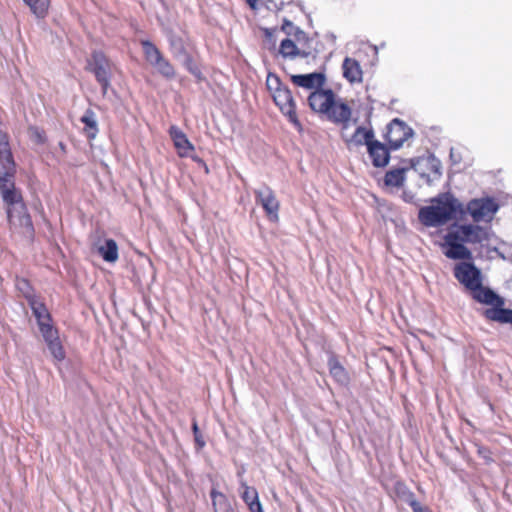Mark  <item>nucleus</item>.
I'll return each instance as SVG.
<instances>
[{"mask_svg": "<svg viewBox=\"0 0 512 512\" xmlns=\"http://www.w3.org/2000/svg\"><path fill=\"white\" fill-rule=\"evenodd\" d=\"M343 76L351 83L362 81V69L360 64L352 58H345L343 61Z\"/></svg>", "mask_w": 512, "mask_h": 512, "instance_id": "aec40b11", "label": "nucleus"}, {"mask_svg": "<svg viewBox=\"0 0 512 512\" xmlns=\"http://www.w3.org/2000/svg\"><path fill=\"white\" fill-rule=\"evenodd\" d=\"M308 104L312 111L324 115L335 124H342L343 130L349 127L352 110L342 99L337 98L331 89L312 91L308 96Z\"/></svg>", "mask_w": 512, "mask_h": 512, "instance_id": "7ed1b4c3", "label": "nucleus"}, {"mask_svg": "<svg viewBox=\"0 0 512 512\" xmlns=\"http://www.w3.org/2000/svg\"><path fill=\"white\" fill-rule=\"evenodd\" d=\"M464 213L463 204L449 192L431 198L428 205L419 209L418 219L426 227H441Z\"/></svg>", "mask_w": 512, "mask_h": 512, "instance_id": "f03ea898", "label": "nucleus"}, {"mask_svg": "<svg viewBox=\"0 0 512 512\" xmlns=\"http://www.w3.org/2000/svg\"><path fill=\"white\" fill-rule=\"evenodd\" d=\"M405 180L403 169H394L386 173L384 182L387 186L400 187Z\"/></svg>", "mask_w": 512, "mask_h": 512, "instance_id": "c85d7f7f", "label": "nucleus"}, {"mask_svg": "<svg viewBox=\"0 0 512 512\" xmlns=\"http://www.w3.org/2000/svg\"><path fill=\"white\" fill-rule=\"evenodd\" d=\"M168 41H169V45H170V51H171L173 57L177 61L182 63L190 73H192L193 75H195L196 77L199 78L200 77L199 69L193 63L191 56L187 52L184 40L180 36H178L174 33H170L168 36Z\"/></svg>", "mask_w": 512, "mask_h": 512, "instance_id": "6e6552de", "label": "nucleus"}, {"mask_svg": "<svg viewBox=\"0 0 512 512\" xmlns=\"http://www.w3.org/2000/svg\"><path fill=\"white\" fill-rule=\"evenodd\" d=\"M280 53L283 57L294 58L300 55L299 49L296 44L289 38L281 41Z\"/></svg>", "mask_w": 512, "mask_h": 512, "instance_id": "473e14b6", "label": "nucleus"}, {"mask_svg": "<svg viewBox=\"0 0 512 512\" xmlns=\"http://www.w3.org/2000/svg\"><path fill=\"white\" fill-rule=\"evenodd\" d=\"M295 29L292 22L285 20L282 26V30L285 31L288 35L292 33V30Z\"/></svg>", "mask_w": 512, "mask_h": 512, "instance_id": "58836bf2", "label": "nucleus"}, {"mask_svg": "<svg viewBox=\"0 0 512 512\" xmlns=\"http://www.w3.org/2000/svg\"><path fill=\"white\" fill-rule=\"evenodd\" d=\"M489 235V230L479 225H454L443 237V253L449 259L471 260L472 252L465 245H483Z\"/></svg>", "mask_w": 512, "mask_h": 512, "instance_id": "f257e3e1", "label": "nucleus"}, {"mask_svg": "<svg viewBox=\"0 0 512 512\" xmlns=\"http://www.w3.org/2000/svg\"><path fill=\"white\" fill-rule=\"evenodd\" d=\"M87 68L95 75L98 83L102 87V92L105 95L110 86V79L112 74V64L106 56L100 52L95 51L90 60H88Z\"/></svg>", "mask_w": 512, "mask_h": 512, "instance_id": "39448f33", "label": "nucleus"}, {"mask_svg": "<svg viewBox=\"0 0 512 512\" xmlns=\"http://www.w3.org/2000/svg\"><path fill=\"white\" fill-rule=\"evenodd\" d=\"M272 97L275 104L279 107L281 112L288 117L289 121L292 122L295 126L300 127V123L296 114V104L288 87L285 86Z\"/></svg>", "mask_w": 512, "mask_h": 512, "instance_id": "9d476101", "label": "nucleus"}, {"mask_svg": "<svg viewBox=\"0 0 512 512\" xmlns=\"http://www.w3.org/2000/svg\"><path fill=\"white\" fill-rule=\"evenodd\" d=\"M367 148L375 167H384L388 164L389 152L382 143L373 141Z\"/></svg>", "mask_w": 512, "mask_h": 512, "instance_id": "f3484780", "label": "nucleus"}, {"mask_svg": "<svg viewBox=\"0 0 512 512\" xmlns=\"http://www.w3.org/2000/svg\"><path fill=\"white\" fill-rule=\"evenodd\" d=\"M29 135L31 140L38 144H42L46 140L45 133L37 127H31L29 129Z\"/></svg>", "mask_w": 512, "mask_h": 512, "instance_id": "c9c22d12", "label": "nucleus"}, {"mask_svg": "<svg viewBox=\"0 0 512 512\" xmlns=\"http://www.w3.org/2000/svg\"><path fill=\"white\" fill-rule=\"evenodd\" d=\"M473 298L483 304L493 306H504V300L491 289L483 287L482 283L478 288L471 289Z\"/></svg>", "mask_w": 512, "mask_h": 512, "instance_id": "2eb2a0df", "label": "nucleus"}, {"mask_svg": "<svg viewBox=\"0 0 512 512\" xmlns=\"http://www.w3.org/2000/svg\"><path fill=\"white\" fill-rule=\"evenodd\" d=\"M247 506H248L250 512H264L262 505L259 501V498L255 501L249 503Z\"/></svg>", "mask_w": 512, "mask_h": 512, "instance_id": "e433bc0d", "label": "nucleus"}, {"mask_svg": "<svg viewBox=\"0 0 512 512\" xmlns=\"http://www.w3.org/2000/svg\"><path fill=\"white\" fill-rule=\"evenodd\" d=\"M330 375L341 385H346L349 381L345 368L339 363L335 356H330L328 360Z\"/></svg>", "mask_w": 512, "mask_h": 512, "instance_id": "b1692460", "label": "nucleus"}, {"mask_svg": "<svg viewBox=\"0 0 512 512\" xmlns=\"http://www.w3.org/2000/svg\"><path fill=\"white\" fill-rule=\"evenodd\" d=\"M37 18H44L48 12L50 0H23Z\"/></svg>", "mask_w": 512, "mask_h": 512, "instance_id": "cd10ccee", "label": "nucleus"}, {"mask_svg": "<svg viewBox=\"0 0 512 512\" xmlns=\"http://www.w3.org/2000/svg\"><path fill=\"white\" fill-rule=\"evenodd\" d=\"M0 167L13 169L14 161L9 148L8 135L0 130Z\"/></svg>", "mask_w": 512, "mask_h": 512, "instance_id": "5701e85b", "label": "nucleus"}, {"mask_svg": "<svg viewBox=\"0 0 512 512\" xmlns=\"http://www.w3.org/2000/svg\"><path fill=\"white\" fill-rule=\"evenodd\" d=\"M153 67L160 73L163 77L167 79H172L175 77V69L172 66V64L165 59L164 57H161L157 63L153 65Z\"/></svg>", "mask_w": 512, "mask_h": 512, "instance_id": "7c9ffc66", "label": "nucleus"}, {"mask_svg": "<svg viewBox=\"0 0 512 512\" xmlns=\"http://www.w3.org/2000/svg\"><path fill=\"white\" fill-rule=\"evenodd\" d=\"M169 133L181 157L187 156L193 150V145L178 127L171 126Z\"/></svg>", "mask_w": 512, "mask_h": 512, "instance_id": "6ab92c4d", "label": "nucleus"}, {"mask_svg": "<svg viewBox=\"0 0 512 512\" xmlns=\"http://www.w3.org/2000/svg\"><path fill=\"white\" fill-rule=\"evenodd\" d=\"M484 316L495 322L512 324V310L503 306H493L484 311Z\"/></svg>", "mask_w": 512, "mask_h": 512, "instance_id": "4be33fe9", "label": "nucleus"}, {"mask_svg": "<svg viewBox=\"0 0 512 512\" xmlns=\"http://www.w3.org/2000/svg\"><path fill=\"white\" fill-rule=\"evenodd\" d=\"M16 287L28 301L31 298H35V296L33 295L32 288L27 280L18 279L16 282Z\"/></svg>", "mask_w": 512, "mask_h": 512, "instance_id": "f704fd0d", "label": "nucleus"}, {"mask_svg": "<svg viewBox=\"0 0 512 512\" xmlns=\"http://www.w3.org/2000/svg\"><path fill=\"white\" fill-rule=\"evenodd\" d=\"M240 493L241 498L243 499L246 505L259 498L257 490L253 487L248 486L243 479H240Z\"/></svg>", "mask_w": 512, "mask_h": 512, "instance_id": "2f4dec72", "label": "nucleus"}, {"mask_svg": "<svg viewBox=\"0 0 512 512\" xmlns=\"http://www.w3.org/2000/svg\"><path fill=\"white\" fill-rule=\"evenodd\" d=\"M6 209L11 230L23 235L24 237H32L34 229L24 203L22 202V209H17L16 203L14 202L6 204Z\"/></svg>", "mask_w": 512, "mask_h": 512, "instance_id": "20e7f679", "label": "nucleus"}, {"mask_svg": "<svg viewBox=\"0 0 512 512\" xmlns=\"http://www.w3.org/2000/svg\"><path fill=\"white\" fill-rule=\"evenodd\" d=\"M455 278L467 289L478 288L482 282L481 271L470 262H460L454 267Z\"/></svg>", "mask_w": 512, "mask_h": 512, "instance_id": "1a4fd4ad", "label": "nucleus"}, {"mask_svg": "<svg viewBox=\"0 0 512 512\" xmlns=\"http://www.w3.org/2000/svg\"><path fill=\"white\" fill-rule=\"evenodd\" d=\"M193 432H194V436H195V441L198 443V445L200 447L204 446V442L200 439V435H199V429H198V426H197V423L194 422L193 423Z\"/></svg>", "mask_w": 512, "mask_h": 512, "instance_id": "4c0bfd02", "label": "nucleus"}, {"mask_svg": "<svg viewBox=\"0 0 512 512\" xmlns=\"http://www.w3.org/2000/svg\"><path fill=\"white\" fill-rule=\"evenodd\" d=\"M1 169L3 171H0V193L3 201L5 204L14 202L17 209H22V196L16 190L13 182L15 166L11 170L6 167H1Z\"/></svg>", "mask_w": 512, "mask_h": 512, "instance_id": "0eeeda50", "label": "nucleus"}, {"mask_svg": "<svg viewBox=\"0 0 512 512\" xmlns=\"http://www.w3.org/2000/svg\"><path fill=\"white\" fill-rule=\"evenodd\" d=\"M98 252L106 262L113 263L118 259V246L113 239H108L104 245L99 246Z\"/></svg>", "mask_w": 512, "mask_h": 512, "instance_id": "a878e982", "label": "nucleus"}, {"mask_svg": "<svg viewBox=\"0 0 512 512\" xmlns=\"http://www.w3.org/2000/svg\"><path fill=\"white\" fill-rule=\"evenodd\" d=\"M28 303L32 309L33 315L37 320L40 332L44 333L51 329H54L53 326L50 324V314L45 305L36 297L31 298L28 301Z\"/></svg>", "mask_w": 512, "mask_h": 512, "instance_id": "4468645a", "label": "nucleus"}, {"mask_svg": "<svg viewBox=\"0 0 512 512\" xmlns=\"http://www.w3.org/2000/svg\"><path fill=\"white\" fill-rule=\"evenodd\" d=\"M291 81L297 87L316 91L324 86L326 77L323 73L314 72L309 74L291 75Z\"/></svg>", "mask_w": 512, "mask_h": 512, "instance_id": "ddd939ff", "label": "nucleus"}, {"mask_svg": "<svg viewBox=\"0 0 512 512\" xmlns=\"http://www.w3.org/2000/svg\"><path fill=\"white\" fill-rule=\"evenodd\" d=\"M450 156H451V158L453 159V161L455 163H457L459 161V159L456 158V155L454 153V149L453 148H451V150H450Z\"/></svg>", "mask_w": 512, "mask_h": 512, "instance_id": "ea45409f", "label": "nucleus"}, {"mask_svg": "<svg viewBox=\"0 0 512 512\" xmlns=\"http://www.w3.org/2000/svg\"><path fill=\"white\" fill-rule=\"evenodd\" d=\"M214 512H234L231 501L228 497L213 487L210 491Z\"/></svg>", "mask_w": 512, "mask_h": 512, "instance_id": "412c9836", "label": "nucleus"}, {"mask_svg": "<svg viewBox=\"0 0 512 512\" xmlns=\"http://www.w3.org/2000/svg\"><path fill=\"white\" fill-rule=\"evenodd\" d=\"M398 492L401 493V498L413 510V512H421L422 505L415 499L414 494L409 491L404 485H399Z\"/></svg>", "mask_w": 512, "mask_h": 512, "instance_id": "c756f323", "label": "nucleus"}, {"mask_svg": "<svg viewBox=\"0 0 512 512\" xmlns=\"http://www.w3.org/2000/svg\"><path fill=\"white\" fill-rule=\"evenodd\" d=\"M412 136V130L402 121L394 119L388 129V141L393 149L400 148Z\"/></svg>", "mask_w": 512, "mask_h": 512, "instance_id": "f8f14e48", "label": "nucleus"}, {"mask_svg": "<svg viewBox=\"0 0 512 512\" xmlns=\"http://www.w3.org/2000/svg\"><path fill=\"white\" fill-rule=\"evenodd\" d=\"M374 137V132L371 129H367L363 126H359L356 128L355 132L350 137H344L345 142L349 148L351 147H359L362 145L369 146V143H372Z\"/></svg>", "mask_w": 512, "mask_h": 512, "instance_id": "dca6fc26", "label": "nucleus"}, {"mask_svg": "<svg viewBox=\"0 0 512 512\" xmlns=\"http://www.w3.org/2000/svg\"><path fill=\"white\" fill-rule=\"evenodd\" d=\"M256 200L263 209L265 210L268 218L271 221H278L279 215V201L276 199V196L272 189L268 186H262L259 189L255 190Z\"/></svg>", "mask_w": 512, "mask_h": 512, "instance_id": "9b49d317", "label": "nucleus"}, {"mask_svg": "<svg viewBox=\"0 0 512 512\" xmlns=\"http://www.w3.org/2000/svg\"><path fill=\"white\" fill-rule=\"evenodd\" d=\"M141 45L143 48L144 56L146 61L153 66L157 61L163 57L160 50L150 41L143 40L141 41Z\"/></svg>", "mask_w": 512, "mask_h": 512, "instance_id": "bb28decb", "label": "nucleus"}, {"mask_svg": "<svg viewBox=\"0 0 512 512\" xmlns=\"http://www.w3.org/2000/svg\"><path fill=\"white\" fill-rule=\"evenodd\" d=\"M45 342L47 343L48 349L56 361H62L65 358V352L59 341L57 331L51 329L47 332L41 333Z\"/></svg>", "mask_w": 512, "mask_h": 512, "instance_id": "a211bd4d", "label": "nucleus"}, {"mask_svg": "<svg viewBox=\"0 0 512 512\" xmlns=\"http://www.w3.org/2000/svg\"><path fill=\"white\" fill-rule=\"evenodd\" d=\"M266 86L272 96L285 87L280 78L273 73L268 74L266 79Z\"/></svg>", "mask_w": 512, "mask_h": 512, "instance_id": "72a5a7b5", "label": "nucleus"}, {"mask_svg": "<svg viewBox=\"0 0 512 512\" xmlns=\"http://www.w3.org/2000/svg\"><path fill=\"white\" fill-rule=\"evenodd\" d=\"M251 7H254L255 0H247Z\"/></svg>", "mask_w": 512, "mask_h": 512, "instance_id": "a19ab883", "label": "nucleus"}, {"mask_svg": "<svg viewBox=\"0 0 512 512\" xmlns=\"http://www.w3.org/2000/svg\"><path fill=\"white\" fill-rule=\"evenodd\" d=\"M297 35H304L303 31H298Z\"/></svg>", "mask_w": 512, "mask_h": 512, "instance_id": "79ce46f5", "label": "nucleus"}, {"mask_svg": "<svg viewBox=\"0 0 512 512\" xmlns=\"http://www.w3.org/2000/svg\"><path fill=\"white\" fill-rule=\"evenodd\" d=\"M499 207L493 199L479 198L471 200L466 207L474 222L491 221Z\"/></svg>", "mask_w": 512, "mask_h": 512, "instance_id": "423d86ee", "label": "nucleus"}, {"mask_svg": "<svg viewBox=\"0 0 512 512\" xmlns=\"http://www.w3.org/2000/svg\"><path fill=\"white\" fill-rule=\"evenodd\" d=\"M80 121L85 125L84 131L89 139H94L98 133V123L96 114L88 109L81 116Z\"/></svg>", "mask_w": 512, "mask_h": 512, "instance_id": "393cba45", "label": "nucleus"}]
</instances>
